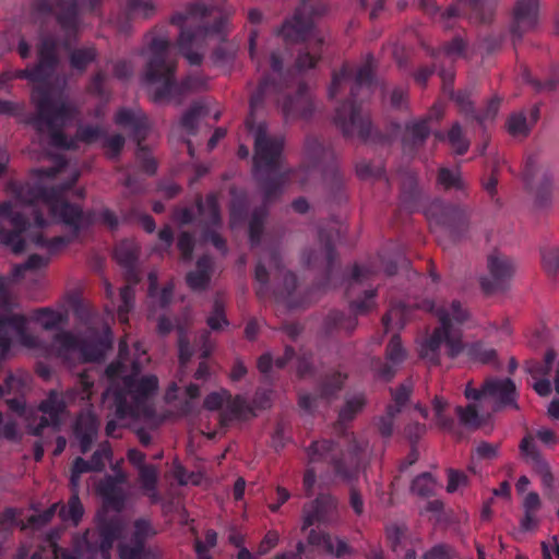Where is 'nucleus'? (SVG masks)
<instances>
[{"label": "nucleus", "instance_id": "47", "mask_svg": "<svg viewBox=\"0 0 559 559\" xmlns=\"http://www.w3.org/2000/svg\"><path fill=\"white\" fill-rule=\"evenodd\" d=\"M134 531L132 533L131 542L132 544H138L141 546H145L147 539L153 538L157 531L152 525L150 520L146 519H138L133 524Z\"/></svg>", "mask_w": 559, "mask_h": 559}, {"label": "nucleus", "instance_id": "43", "mask_svg": "<svg viewBox=\"0 0 559 559\" xmlns=\"http://www.w3.org/2000/svg\"><path fill=\"white\" fill-rule=\"evenodd\" d=\"M542 267L546 275L556 280L559 273V248L554 245H545L539 248Z\"/></svg>", "mask_w": 559, "mask_h": 559}, {"label": "nucleus", "instance_id": "36", "mask_svg": "<svg viewBox=\"0 0 559 559\" xmlns=\"http://www.w3.org/2000/svg\"><path fill=\"white\" fill-rule=\"evenodd\" d=\"M310 40H312V43L305 48H300L296 55L294 68L298 72L314 69L322 58V46H318L316 39H309L308 41Z\"/></svg>", "mask_w": 559, "mask_h": 559}, {"label": "nucleus", "instance_id": "40", "mask_svg": "<svg viewBox=\"0 0 559 559\" xmlns=\"http://www.w3.org/2000/svg\"><path fill=\"white\" fill-rule=\"evenodd\" d=\"M346 379L347 376L341 372L326 374L319 383V396L328 402L335 399L343 389Z\"/></svg>", "mask_w": 559, "mask_h": 559}, {"label": "nucleus", "instance_id": "35", "mask_svg": "<svg viewBox=\"0 0 559 559\" xmlns=\"http://www.w3.org/2000/svg\"><path fill=\"white\" fill-rule=\"evenodd\" d=\"M8 326L13 328L16 333L23 332L26 329V319L22 314H9L0 317V359H2L5 353L10 348V337L8 334Z\"/></svg>", "mask_w": 559, "mask_h": 559}, {"label": "nucleus", "instance_id": "31", "mask_svg": "<svg viewBox=\"0 0 559 559\" xmlns=\"http://www.w3.org/2000/svg\"><path fill=\"white\" fill-rule=\"evenodd\" d=\"M289 173L290 171H285L269 178H263L264 174L255 176V178L259 180L260 189L263 194L264 206L274 202L281 195L282 188L288 180Z\"/></svg>", "mask_w": 559, "mask_h": 559}, {"label": "nucleus", "instance_id": "8", "mask_svg": "<svg viewBox=\"0 0 559 559\" xmlns=\"http://www.w3.org/2000/svg\"><path fill=\"white\" fill-rule=\"evenodd\" d=\"M213 12V8L195 3L187 8L185 14H177L171 17L174 24L186 23L188 26H195L194 29L185 28L180 32L177 46L183 57L192 66H200L203 56L191 48H200L205 44L210 34H224L228 16H219L212 26L205 24L204 20Z\"/></svg>", "mask_w": 559, "mask_h": 559}, {"label": "nucleus", "instance_id": "53", "mask_svg": "<svg viewBox=\"0 0 559 559\" xmlns=\"http://www.w3.org/2000/svg\"><path fill=\"white\" fill-rule=\"evenodd\" d=\"M112 449L108 441L102 442L96 451L91 456V464L94 472H103L106 466V462L112 460Z\"/></svg>", "mask_w": 559, "mask_h": 559}, {"label": "nucleus", "instance_id": "62", "mask_svg": "<svg viewBox=\"0 0 559 559\" xmlns=\"http://www.w3.org/2000/svg\"><path fill=\"white\" fill-rule=\"evenodd\" d=\"M406 130L411 134V141L414 146L423 145L430 133L427 119L408 124Z\"/></svg>", "mask_w": 559, "mask_h": 559}, {"label": "nucleus", "instance_id": "39", "mask_svg": "<svg viewBox=\"0 0 559 559\" xmlns=\"http://www.w3.org/2000/svg\"><path fill=\"white\" fill-rule=\"evenodd\" d=\"M366 405V397L364 394H357L347 399L338 412L337 421L334 424L336 430H343V425L352 421L357 414H359Z\"/></svg>", "mask_w": 559, "mask_h": 559}, {"label": "nucleus", "instance_id": "33", "mask_svg": "<svg viewBox=\"0 0 559 559\" xmlns=\"http://www.w3.org/2000/svg\"><path fill=\"white\" fill-rule=\"evenodd\" d=\"M251 408L247 400L241 395L231 396L226 400V408L219 414V426L227 427L234 418L243 419Z\"/></svg>", "mask_w": 559, "mask_h": 559}, {"label": "nucleus", "instance_id": "38", "mask_svg": "<svg viewBox=\"0 0 559 559\" xmlns=\"http://www.w3.org/2000/svg\"><path fill=\"white\" fill-rule=\"evenodd\" d=\"M456 415L459 417L460 423L471 429H478L483 426L484 419L483 415H487V409H485L484 404H468L465 407L457 406Z\"/></svg>", "mask_w": 559, "mask_h": 559}, {"label": "nucleus", "instance_id": "27", "mask_svg": "<svg viewBox=\"0 0 559 559\" xmlns=\"http://www.w3.org/2000/svg\"><path fill=\"white\" fill-rule=\"evenodd\" d=\"M58 64L57 44L52 38H45L38 47V62L35 69L44 82L55 71Z\"/></svg>", "mask_w": 559, "mask_h": 559}, {"label": "nucleus", "instance_id": "29", "mask_svg": "<svg viewBox=\"0 0 559 559\" xmlns=\"http://www.w3.org/2000/svg\"><path fill=\"white\" fill-rule=\"evenodd\" d=\"M306 263L312 269H322L326 276L333 270L335 263V251L330 242H325L317 249H312L306 254Z\"/></svg>", "mask_w": 559, "mask_h": 559}, {"label": "nucleus", "instance_id": "64", "mask_svg": "<svg viewBox=\"0 0 559 559\" xmlns=\"http://www.w3.org/2000/svg\"><path fill=\"white\" fill-rule=\"evenodd\" d=\"M128 13L131 16L147 19L155 12V7L151 0H128Z\"/></svg>", "mask_w": 559, "mask_h": 559}, {"label": "nucleus", "instance_id": "2", "mask_svg": "<svg viewBox=\"0 0 559 559\" xmlns=\"http://www.w3.org/2000/svg\"><path fill=\"white\" fill-rule=\"evenodd\" d=\"M141 370L140 360L129 361L127 344L120 342L118 359L105 370L110 381L109 391L114 396L115 415L119 419L132 417L148 420L155 415L150 397L158 388V379L155 376L136 379Z\"/></svg>", "mask_w": 559, "mask_h": 559}, {"label": "nucleus", "instance_id": "37", "mask_svg": "<svg viewBox=\"0 0 559 559\" xmlns=\"http://www.w3.org/2000/svg\"><path fill=\"white\" fill-rule=\"evenodd\" d=\"M305 162L310 166H316L323 162H333L334 156L331 151L325 148L316 136H307L304 147Z\"/></svg>", "mask_w": 559, "mask_h": 559}, {"label": "nucleus", "instance_id": "41", "mask_svg": "<svg viewBox=\"0 0 559 559\" xmlns=\"http://www.w3.org/2000/svg\"><path fill=\"white\" fill-rule=\"evenodd\" d=\"M436 138L444 140L445 136L441 132H437ZM447 140L452 150L457 155L465 154L469 148V141L464 135L463 128L460 122L455 121L447 133Z\"/></svg>", "mask_w": 559, "mask_h": 559}, {"label": "nucleus", "instance_id": "46", "mask_svg": "<svg viewBox=\"0 0 559 559\" xmlns=\"http://www.w3.org/2000/svg\"><path fill=\"white\" fill-rule=\"evenodd\" d=\"M400 413L397 406H386L384 414L374 418V426L383 438H390L392 436L394 419Z\"/></svg>", "mask_w": 559, "mask_h": 559}, {"label": "nucleus", "instance_id": "56", "mask_svg": "<svg viewBox=\"0 0 559 559\" xmlns=\"http://www.w3.org/2000/svg\"><path fill=\"white\" fill-rule=\"evenodd\" d=\"M323 180L325 186L332 192H335L343 187L344 177L334 160L330 162L329 165L323 169Z\"/></svg>", "mask_w": 559, "mask_h": 559}, {"label": "nucleus", "instance_id": "22", "mask_svg": "<svg viewBox=\"0 0 559 559\" xmlns=\"http://www.w3.org/2000/svg\"><path fill=\"white\" fill-rule=\"evenodd\" d=\"M127 474H120L118 477L106 475L96 486V491L105 503L117 512L124 508V492L120 485L127 483Z\"/></svg>", "mask_w": 559, "mask_h": 559}, {"label": "nucleus", "instance_id": "20", "mask_svg": "<svg viewBox=\"0 0 559 559\" xmlns=\"http://www.w3.org/2000/svg\"><path fill=\"white\" fill-rule=\"evenodd\" d=\"M538 0H516L512 9L510 32L513 40H521L523 35L537 24Z\"/></svg>", "mask_w": 559, "mask_h": 559}, {"label": "nucleus", "instance_id": "21", "mask_svg": "<svg viewBox=\"0 0 559 559\" xmlns=\"http://www.w3.org/2000/svg\"><path fill=\"white\" fill-rule=\"evenodd\" d=\"M98 427L97 416L91 409L82 411L75 417L72 430L83 454L91 450L97 438Z\"/></svg>", "mask_w": 559, "mask_h": 559}, {"label": "nucleus", "instance_id": "49", "mask_svg": "<svg viewBox=\"0 0 559 559\" xmlns=\"http://www.w3.org/2000/svg\"><path fill=\"white\" fill-rule=\"evenodd\" d=\"M325 324L329 330L340 329L352 333L356 329L358 321L355 317H345L340 311H331L325 319Z\"/></svg>", "mask_w": 559, "mask_h": 559}, {"label": "nucleus", "instance_id": "45", "mask_svg": "<svg viewBox=\"0 0 559 559\" xmlns=\"http://www.w3.org/2000/svg\"><path fill=\"white\" fill-rule=\"evenodd\" d=\"M53 343L56 345L57 355L67 359L69 354L80 350L81 343L70 332H60L55 335Z\"/></svg>", "mask_w": 559, "mask_h": 559}, {"label": "nucleus", "instance_id": "52", "mask_svg": "<svg viewBox=\"0 0 559 559\" xmlns=\"http://www.w3.org/2000/svg\"><path fill=\"white\" fill-rule=\"evenodd\" d=\"M507 130L514 138H526L530 127L523 112H514L507 120Z\"/></svg>", "mask_w": 559, "mask_h": 559}, {"label": "nucleus", "instance_id": "55", "mask_svg": "<svg viewBox=\"0 0 559 559\" xmlns=\"http://www.w3.org/2000/svg\"><path fill=\"white\" fill-rule=\"evenodd\" d=\"M450 97L455 102L459 107V110L466 118H472L474 120L475 112L474 103L471 99V94L465 91H459L454 93L453 90L448 91Z\"/></svg>", "mask_w": 559, "mask_h": 559}, {"label": "nucleus", "instance_id": "18", "mask_svg": "<svg viewBox=\"0 0 559 559\" xmlns=\"http://www.w3.org/2000/svg\"><path fill=\"white\" fill-rule=\"evenodd\" d=\"M487 269L490 277L483 276L480 286L485 294L491 295L502 288L514 273L512 261L498 249H493L487 257Z\"/></svg>", "mask_w": 559, "mask_h": 559}, {"label": "nucleus", "instance_id": "4", "mask_svg": "<svg viewBox=\"0 0 559 559\" xmlns=\"http://www.w3.org/2000/svg\"><path fill=\"white\" fill-rule=\"evenodd\" d=\"M171 43L166 37H152L148 43L150 58L144 72V83L151 99L156 104L169 103L175 96L197 88V81L187 79L177 84V62L170 55Z\"/></svg>", "mask_w": 559, "mask_h": 559}, {"label": "nucleus", "instance_id": "24", "mask_svg": "<svg viewBox=\"0 0 559 559\" xmlns=\"http://www.w3.org/2000/svg\"><path fill=\"white\" fill-rule=\"evenodd\" d=\"M310 546L322 547L323 550L336 558H345L353 554L352 547L338 537H332L329 533L311 528L307 536Z\"/></svg>", "mask_w": 559, "mask_h": 559}, {"label": "nucleus", "instance_id": "57", "mask_svg": "<svg viewBox=\"0 0 559 559\" xmlns=\"http://www.w3.org/2000/svg\"><path fill=\"white\" fill-rule=\"evenodd\" d=\"M206 114L207 110L204 106L195 104L185 112L181 119V124L190 134H195L199 118Z\"/></svg>", "mask_w": 559, "mask_h": 559}, {"label": "nucleus", "instance_id": "63", "mask_svg": "<svg viewBox=\"0 0 559 559\" xmlns=\"http://www.w3.org/2000/svg\"><path fill=\"white\" fill-rule=\"evenodd\" d=\"M435 480L429 473L417 476L412 485V491L419 497H429L433 493Z\"/></svg>", "mask_w": 559, "mask_h": 559}, {"label": "nucleus", "instance_id": "1", "mask_svg": "<svg viewBox=\"0 0 559 559\" xmlns=\"http://www.w3.org/2000/svg\"><path fill=\"white\" fill-rule=\"evenodd\" d=\"M80 177L73 171L70 180L58 188L43 189L36 201V209L32 214L35 225L32 226L26 217L12 212L10 202L0 203V218L9 217L12 230L2 234L1 241L11 248L15 254L26 249V241L37 247L46 248L50 253L57 252L74 239L80 230L88 225V219L80 206L70 204L59 197L71 189Z\"/></svg>", "mask_w": 559, "mask_h": 559}, {"label": "nucleus", "instance_id": "26", "mask_svg": "<svg viewBox=\"0 0 559 559\" xmlns=\"http://www.w3.org/2000/svg\"><path fill=\"white\" fill-rule=\"evenodd\" d=\"M38 411L49 416V421L52 424V433H56L61 428L62 415L67 412V403L60 392L51 390L46 399L39 403Z\"/></svg>", "mask_w": 559, "mask_h": 559}, {"label": "nucleus", "instance_id": "54", "mask_svg": "<svg viewBox=\"0 0 559 559\" xmlns=\"http://www.w3.org/2000/svg\"><path fill=\"white\" fill-rule=\"evenodd\" d=\"M206 323L213 331H219L224 325H228V320L225 316V304L219 297L215 298L213 310L207 317Z\"/></svg>", "mask_w": 559, "mask_h": 559}, {"label": "nucleus", "instance_id": "16", "mask_svg": "<svg viewBox=\"0 0 559 559\" xmlns=\"http://www.w3.org/2000/svg\"><path fill=\"white\" fill-rule=\"evenodd\" d=\"M369 442L358 439L354 433L349 436L347 445L348 463L344 457H331V466L334 474L346 483L357 480L362 457L368 450Z\"/></svg>", "mask_w": 559, "mask_h": 559}, {"label": "nucleus", "instance_id": "44", "mask_svg": "<svg viewBox=\"0 0 559 559\" xmlns=\"http://www.w3.org/2000/svg\"><path fill=\"white\" fill-rule=\"evenodd\" d=\"M97 50L94 46L75 48L70 51L69 62L72 69L84 73L87 67L97 59Z\"/></svg>", "mask_w": 559, "mask_h": 559}, {"label": "nucleus", "instance_id": "42", "mask_svg": "<svg viewBox=\"0 0 559 559\" xmlns=\"http://www.w3.org/2000/svg\"><path fill=\"white\" fill-rule=\"evenodd\" d=\"M139 474V483L141 485V488L143 491L153 500H157V481H158V475L159 471L158 468L153 464H147L145 466H140L138 469Z\"/></svg>", "mask_w": 559, "mask_h": 559}, {"label": "nucleus", "instance_id": "19", "mask_svg": "<svg viewBox=\"0 0 559 559\" xmlns=\"http://www.w3.org/2000/svg\"><path fill=\"white\" fill-rule=\"evenodd\" d=\"M527 189L534 194L535 203L539 207H547L551 203V179L546 173H540L535 158L530 157L524 171Z\"/></svg>", "mask_w": 559, "mask_h": 559}, {"label": "nucleus", "instance_id": "6", "mask_svg": "<svg viewBox=\"0 0 559 559\" xmlns=\"http://www.w3.org/2000/svg\"><path fill=\"white\" fill-rule=\"evenodd\" d=\"M287 85L266 76L261 80L257 92L250 97V109L254 110L266 97H272L277 111L286 123L297 120H309L316 111V103L310 86L300 81L296 90L287 92Z\"/></svg>", "mask_w": 559, "mask_h": 559}, {"label": "nucleus", "instance_id": "34", "mask_svg": "<svg viewBox=\"0 0 559 559\" xmlns=\"http://www.w3.org/2000/svg\"><path fill=\"white\" fill-rule=\"evenodd\" d=\"M55 14L64 31H75L78 27V0H58Z\"/></svg>", "mask_w": 559, "mask_h": 559}, {"label": "nucleus", "instance_id": "14", "mask_svg": "<svg viewBox=\"0 0 559 559\" xmlns=\"http://www.w3.org/2000/svg\"><path fill=\"white\" fill-rule=\"evenodd\" d=\"M123 526L119 519L103 522L97 532H86L84 543L86 551L94 558L98 552L103 559H110L114 543L121 536Z\"/></svg>", "mask_w": 559, "mask_h": 559}, {"label": "nucleus", "instance_id": "7", "mask_svg": "<svg viewBox=\"0 0 559 559\" xmlns=\"http://www.w3.org/2000/svg\"><path fill=\"white\" fill-rule=\"evenodd\" d=\"M436 317L440 325L433 330L430 337L426 341L420 355L437 366L440 364L439 348L441 344H445L447 354L452 358L463 350L462 331L455 329L454 323L463 324L469 320L471 313L460 300L454 299L449 306L442 305L438 307Z\"/></svg>", "mask_w": 559, "mask_h": 559}, {"label": "nucleus", "instance_id": "60", "mask_svg": "<svg viewBox=\"0 0 559 559\" xmlns=\"http://www.w3.org/2000/svg\"><path fill=\"white\" fill-rule=\"evenodd\" d=\"M265 216V209H258L252 213L251 219L249 222V235L252 245H258L260 242Z\"/></svg>", "mask_w": 559, "mask_h": 559}, {"label": "nucleus", "instance_id": "13", "mask_svg": "<svg viewBox=\"0 0 559 559\" xmlns=\"http://www.w3.org/2000/svg\"><path fill=\"white\" fill-rule=\"evenodd\" d=\"M115 121L117 124L122 127H129L132 130V135L138 142L136 158L141 163L142 169L148 175L156 173V162L150 156L148 152L144 146L141 145L142 141L145 140L148 123L147 118L142 112H134L129 109H121L117 112Z\"/></svg>", "mask_w": 559, "mask_h": 559}, {"label": "nucleus", "instance_id": "9", "mask_svg": "<svg viewBox=\"0 0 559 559\" xmlns=\"http://www.w3.org/2000/svg\"><path fill=\"white\" fill-rule=\"evenodd\" d=\"M330 5L325 0H299L293 16L286 19L278 34L287 44L307 43L316 39L318 46H323L324 36L316 27V22L326 16Z\"/></svg>", "mask_w": 559, "mask_h": 559}, {"label": "nucleus", "instance_id": "10", "mask_svg": "<svg viewBox=\"0 0 559 559\" xmlns=\"http://www.w3.org/2000/svg\"><path fill=\"white\" fill-rule=\"evenodd\" d=\"M255 295L263 299L272 294L276 299L290 297L297 288L296 275L287 270L276 250H271L265 260H259L254 267Z\"/></svg>", "mask_w": 559, "mask_h": 559}, {"label": "nucleus", "instance_id": "61", "mask_svg": "<svg viewBox=\"0 0 559 559\" xmlns=\"http://www.w3.org/2000/svg\"><path fill=\"white\" fill-rule=\"evenodd\" d=\"M406 357V353L402 346L401 338L394 334L386 345L385 359L400 366Z\"/></svg>", "mask_w": 559, "mask_h": 559}, {"label": "nucleus", "instance_id": "11", "mask_svg": "<svg viewBox=\"0 0 559 559\" xmlns=\"http://www.w3.org/2000/svg\"><path fill=\"white\" fill-rule=\"evenodd\" d=\"M245 124L253 138L254 176L281 169L284 159V136L271 134L265 122L255 123L251 109Z\"/></svg>", "mask_w": 559, "mask_h": 559}, {"label": "nucleus", "instance_id": "50", "mask_svg": "<svg viewBox=\"0 0 559 559\" xmlns=\"http://www.w3.org/2000/svg\"><path fill=\"white\" fill-rule=\"evenodd\" d=\"M397 368L399 366L396 364L386 359L373 358L371 360V370L374 377L384 382H389L394 378Z\"/></svg>", "mask_w": 559, "mask_h": 559}, {"label": "nucleus", "instance_id": "15", "mask_svg": "<svg viewBox=\"0 0 559 559\" xmlns=\"http://www.w3.org/2000/svg\"><path fill=\"white\" fill-rule=\"evenodd\" d=\"M340 519L338 501L330 493H320L313 501L302 507L301 531L314 524H333Z\"/></svg>", "mask_w": 559, "mask_h": 559}, {"label": "nucleus", "instance_id": "51", "mask_svg": "<svg viewBox=\"0 0 559 559\" xmlns=\"http://www.w3.org/2000/svg\"><path fill=\"white\" fill-rule=\"evenodd\" d=\"M356 174L362 180H376L383 177L384 167L381 163L362 159L356 164Z\"/></svg>", "mask_w": 559, "mask_h": 559}, {"label": "nucleus", "instance_id": "32", "mask_svg": "<svg viewBox=\"0 0 559 559\" xmlns=\"http://www.w3.org/2000/svg\"><path fill=\"white\" fill-rule=\"evenodd\" d=\"M337 443L330 439H322L311 442V444L306 448L308 465L325 461H329L331 464V457H338L335 455Z\"/></svg>", "mask_w": 559, "mask_h": 559}, {"label": "nucleus", "instance_id": "58", "mask_svg": "<svg viewBox=\"0 0 559 559\" xmlns=\"http://www.w3.org/2000/svg\"><path fill=\"white\" fill-rule=\"evenodd\" d=\"M83 513V504L81 503L80 497L76 493L71 495L67 507L62 506L60 509V516L64 520L71 519L75 524H78V522L81 520Z\"/></svg>", "mask_w": 559, "mask_h": 559}, {"label": "nucleus", "instance_id": "59", "mask_svg": "<svg viewBox=\"0 0 559 559\" xmlns=\"http://www.w3.org/2000/svg\"><path fill=\"white\" fill-rule=\"evenodd\" d=\"M438 182L445 189H462L464 187L461 173L449 168H440L438 173Z\"/></svg>", "mask_w": 559, "mask_h": 559}, {"label": "nucleus", "instance_id": "28", "mask_svg": "<svg viewBox=\"0 0 559 559\" xmlns=\"http://www.w3.org/2000/svg\"><path fill=\"white\" fill-rule=\"evenodd\" d=\"M212 273V259L207 255H203L197 261L195 270L187 274V284L192 290H205L210 285Z\"/></svg>", "mask_w": 559, "mask_h": 559}, {"label": "nucleus", "instance_id": "30", "mask_svg": "<svg viewBox=\"0 0 559 559\" xmlns=\"http://www.w3.org/2000/svg\"><path fill=\"white\" fill-rule=\"evenodd\" d=\"M115 258L121 266L127 269L128 280L133 278L136 283L139 278L135 276L134 269L139 258L138 245L132 240L121 241L115 249Z\"/></svg>", "mask_w": 559, "mask_h": 559}, {"label": "nucleus", "instance_id": "17", "mask_svg": "<svg viewBox=\"0 0 559 559\" xmlns=\"http://www.w3.org/2000/svg\"><path fill=\"white\" fill-rule=\"evenodd\" d=\"M428 218L436 227L444 228L453 236H459L468 228L465 210L442 202H433L428 210Z\"/></svg>", "mask_w": 559, "mask_h": 559}, {"label": "nucleus", "instance_id": "3", "mask_svg": "<svg viewBox=\"0 0 559 559\" xmlns=\"http://www.w3.org/2000/svg\"><path fill=\"white\" fill-rule=\"evenodd\" d=\"M34 112L28 123L39 134L49 136L50 145L62 150H76L78 142L91 144L103 136L104 132L98 126H79L74 138H68L63 129L80 116L75 103L69 100L63 94L52 97L41 86L37 87L32 96Z\"/></svg>", "mask_w": 559, "mask_h": 559}, {"label": "nucleus", "instance_id": "12", "mask_svg": "<svg viewBox=\"0 0 559 559\" xmlns=\"http://www.w3.org/2000/svg\"><path fill=\"white\" fill-rule=\"evenodd\" d=\"M464 395L467 400L490 404L487 409L488 416L508 406L520 409L516 403L515 383L509 378H487L479 389L473 388L469 381L465 386Z\"/></svg>", "mask_w": 559, "mask_h": 559}, {"label": "nucleus", "instance_id": "5", "mask_svg": "<svg viewBox=\"0 0 559 559\" xmlns=\"http://www.w3.org/2000/svg\"><path fill=\"white\" fill-rule=\"evenodd\" d=\"M373 76L374 67L370 58L357 70L350 87V99L336 109L335 124L347 139L362 143L383 140V136L373 128L370 116L357 104L361 94L370 95Z\"/></svg>", "mask_w": 559, "mask_h": 559}, {"label": "nucleus", "instance_id": "23", "mask_svg": "<svg viewBox=\"0 0 559 559\" xmlns=\"http://www.w3.org/2000/svg\"><path fill=\"white\" fill-rule=\"evenodd\" d=\"M520 450L526 460L532 464L533 469L540 476L543 484L547 488L554 487V475L548 463L542 456L539 450L533 442L532 436H526L520 443Z\"/></svg>", "mask_w": 559, "mask_h": 559}, {"label": "nucleus", "instance_id": "25", "mask_svg": "<svg viewBox=\"0 0 559 559\" xmlns=\"http://www.w3.org/2000/svg\"><path fill=\"white\" fill-rule=\"evenodd\" d=\"M112 335L107 329L105 334L84 340L80 346V354L84 362H96L104 359L106 353L111 349Z\"/></svg>", "mask_w": 559, "mask_h": 559}, {"label": "nucleus", "instance_id": "48", "mask_svg": "<svg viewBox=\"0 0 559 559\" xmlns=\"http://www.w3.org/2000/svg\"><path fill=\"white\" fill-rule=\"evenodd\" d=\"M198 207L209 225L215 226L221 223L219 206L215 194H209L205 199V203L202 204V202H199Z\"/></svg>", "mask_w": 559, "mask_h": 559}]
</instances>
